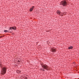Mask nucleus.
<instances>
[{
  "label": "nucleus",
  "mask_w": 79,
  "mask_h": 79,
  "mask_svg": "<svg viewBox=\"0 0 79 79\" xmlns=\"http://www.w3.org/2000/svg\"><path fill=\"white\" fill-rule=\"evenodd\" d=\"M1 65H2V64H1L0 66H1V67L2 68L1 74L4 75V74H6V68L5 67H2Z\"/></svg>",
  "instance_id": "nucleus-1"
},
{
  "label": "nucleus",
  "mask_w": 79,
  "mask_h": 79,
  "mask_svg": "<svg viewBox=\"0 0 79 79\" xmlns=\"http://www.w3.org/2000/svg\"><path fill=\"white\" fill-rule=\"evenodd\" d=\"M60 5L64 6L67 5V2L66 1H62L60 2Z\"/></svg>",
  "instance_id": "nucleus-2"
},
{
  "label": "nucleus",
  "mask_w": 79,
  "mask_h": 79,
  "mask_svg": "<svg viewBox=\"0 0 79 79\" xmlns=\"http://www.w3.org/2000/svg\"><path fill=\"white\" fill-rule=\"evenodd\" d=\"M42 68H44V69H46L47 71L48 70V66L46 65H43L42 66Z\"/></svg>",
  "instance_id": "nucleus-3"
},
{
  "label": "nucleus",
  "mask_w": 79,
  "mask_h": 79,
  "mask_svg": "<svg viewBox=\"0 0 79 79\" xmlns=\"http://www.w3.org/2000/svg\"><path fill=\"white\" fill-rule=\"evenodd\" d=\"M56 13L58 15H60V16H63V13L61 12L60 10H57Z\"/></svg>",
  "instance_id": "nucleus-4"
},
{
  "label": "nucleus",
  "mask_w": 79,
  "mask_h": 79,
  "mask_svg": "<svg viewBox=\"0 0 79 79\" xmlns=\"http://www.w3.org/2000/svg\"><path fill=\"white\" fill-rule=\"evenodd\" d=\"M51 51L52 52H56V49L53 48H52Z\"/></svg>",
  "instance_id": "nucleus-5"
},
{
  "label": "nucleus",
  "mask_w": 79,
  "mask_h": 79,
  "mask_svg": "<svg viewBox=\"0 0 79 79\" xmlns=\"http://www.w3.org/2000/svg\"><path fill=\"white\" fill-rule=\"evenodd\" d=\"M34 6H32V7L30 8V11H32L33 10V9H34Z\"/></svg>",
  "instance_id": "nucleus-6"
},
{
  "label": "nucleus",
  "mask_w": 79,
  "mask_h": 79,
  "mask_svg": "<svg viewBox=\"0 0 79 79\" xmlns=\"http://www.w3.org/2000/svg\"><path fill=\"white\" fill-rule=\"evenodd\" d=\"M9 32L10 33H11L12 32V28L11 27H10V29L9 30Z\"/></svg>",
  "instance_id": "nucleus-7"
},
{
  "label": "nucleus",
  "mask_w": 79,
  "mask_h": 79,
  "mask_svg": "<svg viewBox=\"0 0 79 79\" xmlns=\"http://www.w3.org/2000/svg\"><path fill=\"white\" fill-rule=\"evenodd\" d=\"M12 29H14V30H16V27H11Z\"/></svg>",
  "instance_id": "nucleus-8"
},
{
  "label": "nucleus",
  "mask_w": 79,
  "mask_h": 79,
  "mask_svg": "<svg viewBox=\"0 0 79 79\" xmlns=\"http://www.w3.org/2000/svg\"><path fill=\"white\" fill-rule=\"evenodd\" d=\"M73 46H70L68 48V49H73Z\"/></svg>",
  "instance_id": "nucleus-9"
},
{
  "label": "nucleus",
  "mask_w": 79,
  "mask_h": 79,
  "mask_svg": "<svg viewBox=\"0 0 79 79\" xmlns=\"http://www.w3.org/2000/svg\"><path fill=\"white\" fill-rule=\"evenodd\" d=\"M17 73H18V74H20V73H21V71L20 70H17Z\"/></svg>",
  "instance_id": "nucleus-10"
},
{
  "label": "nucleus",
  "mask_w": 79,
  "mask_h": 79,
  "mask_svg": "<svg viewBox=\"0 0 79 79\" xmlns=\"http://www.w3.org/2000/svg\"><path fill=\"white\" fill-rule=\"evenodd\" d=\"M4 32H8V31L6 30H5L4 31Z\"/></svg>",
  "instance_id": "nucleus-11"
},
{
  "label": "nucleus",
  "mask_w": 79,
  "mask_h": 79,
  "mask_svg": "<svg viewBox=\"0 0 79 79\" xmlns=\"http://www.w3.org/2000/svg\"><path fill=\"white\" fill-rule=\"evenodd\" d=\"M40 69L41 70L43 71H45V69Z\"/></svg>",
  "instance_id": "nucleus-12"
},
{
  "label": "nucleus",
  "mask_w": 79,
  "mask_h": 79,
  "mask_svg": "<svg viewBox=\"0 0 79 79\" xmlns=\"http://www.w3.org/2000/svg\"><path fill=\"white\" fill-rule=\"evenodd\" d=\"M18 62L19 63H20V61H19V60H18Z\"/></svg>",
  "instance_id": "nucleus-13"
},
{
  "label": "nucleus",
  "mask_w": 79,
  "mask_h": 79,
  "mask_svg": "<svg viewBox=\"0 0 79 79\" xmlns=\"http://www.w3.org/2000/svg\"><path fill=\"white\" fill-rule=\"evenodd\" d=\"M25 79H27V77H25Z\"/></svg>",
  "instance_id": "nucleus-14"
},
{
  "label": "nucleus",
  "mask_w": 79,
  "mask_h": 79,
  "mask_svg": "<svg viewBox=\"0 0 79 79\" xmlns=\"http://www.w3.org/2000/svg\"><path fill=\"white\" fill-rule=\"evenodd\" d=\"M4 37V36H1L0 37V38H1V37Z\"/></svg>",
  "instance_id": "nucleus-15"
}]
</instances>
